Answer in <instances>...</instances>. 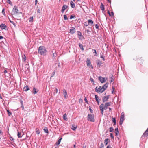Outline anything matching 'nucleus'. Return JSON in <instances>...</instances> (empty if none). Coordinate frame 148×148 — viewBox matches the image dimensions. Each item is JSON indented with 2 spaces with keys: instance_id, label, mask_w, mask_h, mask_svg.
<instances>
[{
  "instance_id": "17",
  "label": "nucleus",
  "mask_w": 148,
  "mask_h": 148,
  "mask_svg": "<svg viewBox=\"0 0 148 148\" xmlns=\"http://www.w3.org/2000/svg\"><path fill=\"white\" fill-rule=\"evenodd\" d=\"M109 141V140L108 138H106L105 139L104 141V143L105 145H106L108 143V142Z\"/></svg>"
},
{
  "instance_id": "8",
  "label": "nucleus",
  "mask_w": 148,
  "mask_h": 148,
  "mask_svg": "<svg viewBox=\"0 0 148 148\" xmlns=\"http://www.w3.org/2000/svg\"><path fill=\"white\" fill-rule=\"evenodd\" d=\"M70 32H69V33L71 34H74L75 32V28L74 27H72L70 29Z\"/></svg>"
},
{
  "instance_id": "43",
  "label": "nucleus",
  "mask_w": 148,
  "mask_h": 148,
  "mask_svg": "<svg viewBox=\"0 0 148 148\" xmlns=\"http://www.w3.org/2000/svg\"><path fill=\"white\" fill-rule=\"evenodd\" d=\"M110 136L111 137V138L112 139H114V136H113V134L112 133H110Z\"/></svg>"
},
{
  "instance_id": "44",
  "label": "nucleus",
  "mask_w": 148,
  "mask_h": 148,
  "mask_svg": "<svg viewBox=\"0 0 148 148\" xmlns=\"http://www.w3.org/2000/svg\"><path fill=\"white\" fill-rule=\"evenodd\" d=\"M90 81L93 84H94V80L93 79H92V78H90Z\"/></svg>"
},
{
  "instance_id": "61",
  "label": "nucleus",
  "mask_w": 148,
  "mask_h": 148,
  "mask_svg": "<svg viewBox=\"0 0 148 148\" xmlns=\"http://www.w3.org/2000/svg\"><path fill=\"white\" fill-rule=\"evenodd\" d=\"M111 15L112 16H114V12H111Z\"/></svg>"
},
{
  "instance_id": "57",
  "label": "nucleus",
  "mask_w": 148,
  "mask_h": 148,
  "mask_svg": "<svg viewBox=\"0 0 148 148\" xmlns=\"http://www.w3.org/2000/svg\"><path fill=\"white\" fill-rule=\"evenodd\" d=\"M10 22L12 23L13 24V25H15V23H14L13 21H11V20H10Z\"/></svg>"
},
{
  "instance_id": "45",
  "label": "nucleus",
  "mask_w": 148,
  "mask_h": 148,
  "mask_svg": "<svg viewBox=\"0 0 148 148\" xmlns=\"http://www.w3.org/2000/svg\"><path fill=\"white\" fill-rule=\"evenodd\" d=\"M100 58L102 59V60L103 61H105V60L104 56H103L101 54V56H100Z\"/></svg>"
},
{
  "instance_id": "63",
  "label": "nucleus",
  "mask_w": 148,
  "mask_h": 148,
  "mask_svg": "<svg viewBox=\"0 0 148 148\" xmlns=\"http://www.w3.org/2000/svg\"><path fill=\"white\" fill-rule=\"evenodd\" d=\"M58 67L59 68H60L61 66H60V63H59L58 64Z\"/></svg>"
},
{
  "instance_id": "60",
  "label": "nucleus",
  "mask_w": 148,
  "mask_h": 148,
  "mask_svg": "<svg viewBox=\"0 0 148 148\" xmlns=\"http://www.w3.org/2000/svg\"><path fill=\"white\" fill-rule=\"evenodd\" d=\"M112 77H113V76H112H112L111 78V82H112L113 80V78H112Z\"/></svg>"
},
{
  "instance_id": "26",
  "label": "nucleus",
  "mask_w": 148,
  "mask_h": 148,
  "mask_svg": "<svg viewBox=\"0 0 148 148\" xmlns=\"http://www.w3.org/2000/svg\"><path fill=\"white\" fill-rule=\"evenodd\" d=\"M112 122L114 123V125H116V120L115 118H112Z\"/></svg>"
},
{
  "instance_id": "21",
  "label": "nucleus",
  "mask_w": 148,
  "mask_h": 148,
  "mask_svg": "<svg viewBox=\"0 0 148 148\" xmlns=\"http://www.w3.org/2000/svg\"><path fill=\"white\" fill-rule=\"evenodd\" d=\"M111 102H108L106 103L105 105H106V106H110L111 105Z\"/></svg>"
},
{
  "instance_id": "15",
  "label": "nucleus",
  "mask_w": 148,
  "mask_h": 148,
  "mask_svg": "<svg viewBox=\"0 0 148 148\" xmlns=\"http://www.w3.org/2000/svg\"><path fill=\"white\" fill-rule=\"evenodd\" d=\"M29 90V88L27 86H25L23 89V91H27Z\"/></svg>"
},
{
  "instance_id": "30",
  "label": "nucleus",
  "mask_w": 148,
  "mask_h": 148,
  "mask_svg": "<svg viewBox=\"0 0 148 148\" xmlns=\"http://www.w3.org/2000/svg\"><path fill=\"white\" fill-rule=\"evenodd\" d=\"M44 131L45 133H48V129L47 127H45V128L44 129Z\"/></svg>"
},
{
  "instance_id": "12",
  "label": "nucleus",
  "mask_w": 148,
  "mask_h": 148,
  "mask_svg": "<svg viewBox=\"0 0 148 148\" xmlns=\"http://www.w3.org/2000/svg\"><path fill=\"white\" fill-rule=\"evenodd\" d=\"M108 84L107 83L104 85L102 87H101L102 89L103 90L104 89V91L108 87Z\"/></svg>"
},
{
  "instance_id": "29",
  "label": "nucleus",
  "mask_w": 148,
  "mask_h": 148,
  "mask_svg": "<svg viewBox=\"0 0 148 148\" xmlns=\"http://www.w3.org/2000/svg\"><path fill=\"white\" fill-rule=\"evenodd\" d=\"M77 35L78 36H79L81 37H82L83 38L84 37L82 35L81 32L80 31L77 32Z\"/></svg>"
},
{
  "instance_id": "34",
  "label": "nucleus",
  "mask_w": 148,
  "mask_h": 148,
  "mask_svg": "<svg viewBox=\"0 0 148 148\" xmlns=\"http://www.w3.org/2000/svg\"><path fill=\"white\" fill-rule=\"evenodd\" d=\"M95 99L97 101H99V98L98 96L97 95H95Z\"/></svg>"
},
{
  "instance_id": "33",
  "label": "nucleus",
  "mask_w": 148,
  "mask_h": 148,
  "mask_svg": "<svg viewBox=\"0 0 148 148\" xmlns=\"http://www.w3.org/2000/svg\"><path fill=\"white\" fill-rule=\"evenodd\" d=\"M36 132L37 134H40V130L39 129H38L37 128H36Z\"/></svg>"
},
{
  "instance_id": "11",
  "label": "nucleus",
  "mask_w": 148,
  "mask_h": 148,
  "mask_svg": "<svg viewBox=\"0 0 148 148\" xmlns=\"http://www.w3.org/2000/svg\"><path fill=\"white\" fill-rule=\"evenodd\" d=\"M96 63L97 64V66L99 67H100V66L102 64L101 61L99 60H98L96 61Z\"/></svg>"
},
{
  "instance_id": "24",
  "label": "nucleus",
  "mask_w": 148,
  "mask_h": 148,
  "mask_svg": "<svg viewBox=\"0 0 148 148\" xmlns=\"http://www.w3.org/2000/svg\"><path fill=\"white\" fill-rule=\"evenodd\" d=\"M63 119L65 120H67V115L66 114H64L63 115Z\"/></svg>"
},
{
  "instance_id": "7",
  "label": "nucleus",
  "mask_w": 148,
  "mask_h": 148,
  "mask_svg": "<svg viewBox=\"0 0 148 148\" xmlns=\"http://www.w3.org/2000/svg\"><path fill=\"white\" fill-rule=\"evenodd\" d=\"M148 136V128L145 131V132L143 134V135L141 136V138H143V137H144L146 136Z\"/></svg>"
},
{
  "instance_id": "55",
  "label": "nucleus",
  "mask_w": 148,
  "mask_h": 148,
  "mask_svg": "<svg viewBox=\"0 0 148 148\" xmlns=\"http://www.w3.org/2000/svg\"><path fill=\"white\" fill-rule=\"evenodd\" d=\"M93 50L94 51L93 53H95L96 54H97V52H96V50H95V49H93Z\"/></svg>"
},
{
  "instance_id": "40",
  "label": "nucleus",
  "mask_w": 148,
  "mask_h": 148,
  "mask_svg": "<svg viewBox=\"0 0 148 148\" xmlns=\"http://www.w3.org/2000/svg\"><path fill=\"white\" fill-rule=\"evenodd\" d=\"M7 111L8 113V115L9 116H10L11 115V112H10L9 111V110H7Z\"/></svg>"
},
{
  "instance_id": "31",
  "label": "nucleus",
  "mask_w": 148,
  "mask_h": 148,
  "mask_svg": "<svg viewBox=\"0 0 148 148\" xmlns=\"http://www.w3.org/2000/svg\"><path fill=\"white\" fill-rule=\"evenodd\" d=\"M7 2L10 5L12 6L13 4L11 2V1L10 0H7Z\"/></svg>"
},
{
  "instance_id": "3",
  "label": "nucleus",
  "mask_w": 148,
  "mask_h": 148,
  "mask_svg": "<svg viewBox=\"0 0 148 148\" xmlns=\"http://www.w3.org/2000/svg\"><path fill=\"white\" fill-rule=\"evenodd\" d=\"M18 10L17 9V7L15 6L12 11V15H15L18 13Z\"/></svg>"
},
{
  "instance_id": "25",
  "label": "nucleus",
  "mask_w": 148,
  "mask_h": 148,
  "mask_svg": "<svg viewBox=\"0 0 148 148\" xmlns=\"http://www.w3.org/2000/svg\"><path fill=\"white\" fill-rule=\"evenodd\" d=\"M77 128V126H75L74 125H72V127H71V129L73 130H76Z\"/></svg>"
},
{
  "instance_id": "37",
  "label": "nucleus",
  "mask_w": 148,
  "mask_h": 148,
  "mask_svg": "<svg viewBox=\"0 0 148 148\" xmlns=\"http://www.w3.org/2000/svg\"><path fill=\"white\" fill-rule=\"evenodd\" d=\"M63 94L64 95H67V92L66 90L65 89L63 90Z\"/></svg>"
},
{
  "instance_id": "48",
  "label": "nucleus",
  "mask_w": 148,
  "mask_h": 148,
  "mask_svg": "<svg viewBox=\"0 0 148 148\" xmlns=\"http://www.w3.org/2000/svg\"><path fill=\"white\" fill-rule=\"evenodd\" d=\"M74 17H75V16H73L72 15H71L70 16V19H72V18H74Z\"/></svg>"
},
{
  "instance_id": "47",
  "label": "nucleus",
  "mask_w": 148,
  "mask_h": 148,
  "mask_svg": "<svg viewBox=\"0 0 148 148\" xmlns=\"http://www.w3.org/2000/svg\"><path fill=\"white\" fill-rule=\"evenodd\" d=\"M54 91L56 93H57L58 92V89L57 88H55V90H54Z\"/></svg>"
},
{
  "instance_id": "27",
  "label": "nucleus",
  "mask_w": 148,
  "mask_h": 148,
  "mask_svg": "<svg viewBox=\"0 0 148 148\" xmlns=\"http://www.w3.org/2000/svg\"><path fill=\"white\" fill-rule=\"evenodd\" d=\"M79 46L80 49L82 51L84 50V48L83 47V46L82 44H79Z\"/></svg>"
},
{
  "instance_id": "56",
  "label": "nucleus",
  "mask_w": 148,
  "mask_h": 148,
  "mask_svg": "<svg viewBox=\"0 0 148 148\" xmlns=\"http://www.w3.org/2000/svg\"><path fill=\"white\" fill-rule=\"evenodd\" d=\"M106 148H112L111 147V146L110 145H108L107 147Z\"/></svg>"
},
{
  "instance_id": "13",
  "label": "nucleus",
  "mask_w": 148,
  "mask_h": 148,
  "mask_svg": "<svg viewBox=\"0 0 148 148\" xmlns=\"http://www.w3.org/2000/svg\"><path fill=\"white\" fill-rule=\"evenodd\" d=\"M86 63L87 65V66H88L90 65L91 64V62L90 60L89 59H87V60L86 61Z\"/></svg>"
},
{
  "instance_id": "9",
  "label": "nucleus",
  "mask_w": 148,
  "mask_h": 148,
  "mask_svg": "<svg viewBox=\"0 0 148 148\" xmlns=\"http://www.w3.org/2000/svg\"><path fill=\"white\" fill-rule=\"evenodd\" d=\"M68 6H67L66 5H64L62 8V9L61 10V12L62 13H63L65 10L66 9Z\"/></svg>"
},
{
  "instance_id": "50",
  "label": "nucleus",
  "mask_w": 148,
  "mask_h": 148,
  "mask_svg": "<svg viewBox=\"0 0 148 148\" xmlns=\"http://www.w3.org/2000/svg\"><path fill=\"white\" fill-rule=\"evenodd\" d=\"M84 100H85L86 103H87L88 104V101H87V99H86V97H85L84 99Z\"/></svg>"
},
{
  "instance_id": "2",
  "label": "nucleus",
  "mask_w": 148,
  "mask_h": 148,
  "mask_svg": "<svg viewBox=\"0 0 148 148\" xmlns=\"http://www.w3.org/2000/svg\"><path fill=\"white\" fill-rule=\"evenodd\" d=\"M101 86H98L95 88V91L98 93H102L104 91V89L103 90Z\"/></svg>"
},
{
  "instance_id": "64",
  "label": "nucleus",
  "mask_w": 148,
  "mask_h": 148,
  "mask_svg": "<svg viewBox=\"0 0 148 148\" xmlns=\"http://www.w3.org/2000/svg\"><path fill=\"white\" fill-rule=\"evenodd\" d=\"M37 12L38 13H40V10L39 9H38L37 10Z\"/></svg>"
},
{
  "instance_id": "16",
  "label": "nucleus",
  "mask_w": 148,
  "mask_h": 148,
  "mask_svg": "<svg viewBox=\"0 0 148 148\" xmlns=\"http://www.w3.org/2000/svg\"><path fill=\"white\" fill-rule=\"evenodd\" d=\"M70 5L72 8H74L75 7V5L74 3L72 1H70Z\"/></svg>"
},
{
  "instance_id": "6",
  "label": "nucleus",
  "mask_w": 148,
  "mask_h": 148,
  "mask_svg": "<svg viewBox=\"0 0 148 148\" xmlns=\"http://www.w3.org/2000/svg\"><path fill=\"white\" fill-rule=\"evenodd\" d=\"M0 27L2 29H7V26L4 24H2L0 25Z\"/></svg>"
},
{
  "instance_id": "36",
  "label": "nucleus",
  "mask_w": 148,
  "mask_h": 148,
  "mask_svg": "<svg viewBox=\"0 0 148 148\" xmlns=\"http://www.w3.org/2000/svg\"><path fill=\"white\" fill-rule=\"evenodd\" d=\"M104 146L103 143H102L101 144L100 147H99V148H104Z\"/></svg>"
},
{
  "instance_id": "54",
  "label": "nucleus",
  "mask_w": 148,
  "mask_h": 148,
  "mask_svg": "<svg viewBox=\"0 0 148 148\" xmlns=\"http://www.w3.org/2000/svg\"><path fill=\"white\" fill-rule=\"evenodd\" d=\"M95 27L96 29H98L99 27L98 26V25L96 24L95 25Z\"/></svg>"
},
{
  "instance_id": "46",
  "label": "nucleus",
  "mask_w": 148,
  "mask_h": 148,
  "mask_svg": "<svg viewBox=\"0 0 148 148\" xmlns=\"http://www.w3.org/2000/svg\"><path fill=\"white\" fill-rule=\"evenodd\" d=\"M26 56H25V55H24V57L23 58V61H24V62H25L26 60Z\"/></svg>"
},
{
  "instance_id": "35",
  "label": "nucleus",
  "mask_w": 148,
  "mask_h": 148,
  "mask_svg": "<svg viewBox=\"0 0 148 148\" xmlns=\"http://www.w3.org/2000/svg\"><path fill=\"white\" fill-rule=\"evenodd\" d=\"M63 16L64 20H66L68 19V18L66 15H64Z\"/></svg>"
},
{
  "instance_id": "5",
  "label": "nucleus",
  "mask_w": 148,
  "mask_h": 148,
  "mask_svg": "<svg viewBox=\"0 0 148 148\" xmlns=\"http://www.w3.org/2000/svg\"><path fill=\"white\" fill-rule=\"evenodd\" d=\"M107 79V78H105L101 76H99L98 78L99 80V81L101 83H103L105 82L106 80Z\"/></svg>"
},
{
  "instance_id": "62",
  "label": "nucleus",
  "mask_w": 148,
  "mask_h": 148,
  "mask_svg": "<svg viewBox=\"0 0 148 148\" xmlns=\"http://www.w3.org/2000/svg\"><path fill=\"white\" fill-rule=\"evenodd\" d=\"M3 38V37L2 36H0V40L2 39Z\"/></svg>"
},
{
  "instance_id": "53",
  "label": "nucleus",
  "mask_w": 148,
  "mask_h": 148,
  "mask_svg": "<svg viewBox=\"0 0 148 148\" xmlns=\"http://www.w3.org/2000/svg\"><path fill=\"white\" fill-rule=\"evenodd\" d=\"M123 113H122V114H121L122 115H121V117H123V118H122V119H123V121H124V116L123 115H123H122Z\"/></svg>"
},
{
  "instance_id": "23",
  "label": "nucleus",
  "mask_w": 148,
  "mask_h": 148,
  "mask_svg": "<svg viewBox=\"0 0 148 148\" xmlns=\"http://www.w3.org/2000/svg\"><path fill=\"white\" fill-rule=\"evenodd\" d=\"M115 133L116 134L115 135L116 136H117L118 135V133L119 132V131H118V128H116L115 129Z\"/></svg>"
},
{
  "instance_id": "28",
  "label": "nucleus",
  "mask_w": 148,
  "mask_h": 148,
  "mask_svg": "<svg viewBox=\"0 0 148 148\" xmlns=\"http://www.w3.org/2000/svg\"><path fill=\"white\" fill-rule=\"evenodd\" d=\"M62 139V138H60V139H59L58 140V141L57 142H56V145H58L60 144Z\"/></svg>"
},
{
  "instance_id": "39",
  "label": "nucleus",
  "mask_w": 148,
  "mask_h": 148,
  "mask_svg": "<svg viewBox=\"0 0 148 148\" xmlns=\"http://www.w3.org/2000/svg\"><path fill=\"white\" fill-rule=\"evenodd\" d=\"M33 16L30 17L29 18V22H32L33 21Z\"/></svg>"
},
{
  "instance_id": "14",
  "label": "nucleus",
  "mask_w": 148,
  "mask_h": 148,
  "mask_svg": "<svg viewBox=\"0 0 148 148\" xmlns=\"http://www.w3.org/2000/svg\"><path fill=\"white\" fill-rule=\"evenodd\" d=\"M38 91V90H36V89L35 88V87H34L33 90V92L34 94H36Z\"/></svg>"
},
{
  "instance_id": "59",
  "label": "nucleus",
  "mask_w": 148,
  "mask_h": 148,
  "mask_svg": "<svg viewBox=\"0 0 148 148\" xmlns=\"http://www.w3.org/2000/svg\"><path fill=\"white\" fill-rule=\"evenodd\" d=\"M107 12L108 14H109V16H111V14H110L109 11V10Z\"/></svg>"
},
{
  "instance_id": "32",
  "label": "nucleus",
  "mask_w": 148,
  "mask_h": 148,
  "mask_svg": "<svg viewBox=\"0 0 148 148\" xmlns=\"http://www.w3.org/2000/svg\"><path fill=\"white\" fill-rule=\"evenodd\" d=\"M123 117H121L120 119V122L119 124L120 125H121L123 123V119H122V118H123Z\"/></svg>"
},
{
  "instance_id": "20",
  "label": "nucleus",
  "mask_w": 148,
  "mask_h": 148,
  "mask_svg": "<svg viewBox=\"0 0 148 148\" xmlns=\"http://www.w3.org/2000/svg\"><path fill=\"white\" fill-rule=\"evenodd\" d=\"M100 8L101 10L104 11L105 8H104V5H103V4L101 3V6L100 7Z\"/></svg>"
},
{
  "instance_id": "52",
  "label": "nucleus",
  "mask_w": 148,
  "mask_h": 148,
  "mask_svg": "<svg viewBox=\"0 0 148 148\" xmlns=\"http://www.w3.org/2000/svg\"><path fill=\"white\" fill-rule=\"evenodd\" d=\"M103 108L104 109L106 110L107 109V106H106V105H105L104 106H103Z\"/></svg>"
},
{
  "instance_id": "10",
  "label": "nucleus",
  "mask_w": 148,
  "mask_h": 148,
  "mask_svg": "<svg viewBox=\"0 0 148 148\" xmlns=\"http://www.w3.org/2000/svg\"><path fill=\"white\" fill-rule=\"evenodd\" d=\"M103 104H102L100 106V110L101 112V113L103 115Z\"/></svg>"
},
{
  "instance_id": "49",
  "label": "nucleus",
  "mask_w": 148,
  "mask_h": 148,
  "mask_svg": "<svg viewBox=\"0 0 148 148\" xmlns=\"http://www.w3.org/2000/svg\"><path fill=\"white\" fill-rule=\"evenodd\" d=\"M5 10H4V9H3L2 10V13H3V14L4 15H5V11H4Z\"/></svg>"
},
{
  "instance_id": "4",
  "label": "nucleus",
  "mask_w": 148,
  "mask_h": 148,
  "mask_svg": "<svg viewBox=\"0 0 148 148\" xmlns=\"http://www.w3.org/2000/svg\"><path fill=\"white\" fill-rule=\"evenodd\" d=\"M88 121L91 122H94L95 121L94 116L91 114H89L88 116Z\"/></svg>"
},
{
  "instance_id": "42",
  "label": "nucleus",
  "mask_w": 148,
  "mask_h": 148,
  "mask_svg": "<svg viewBox=\"0 0 148 148\" xmlns=\"http://www.w3.org/2000/svg\"><path fill=\"white\" fill-rule=\"evenodd\" d=\"M84 24L86 26H88L89 25L88 24V22L87 23V22H84Z\"/></svg>"
},
{
  "instance_id": "18",
  "label": "nucleus",
  "mask_w": 148,
  "mask_h": 148,
  "mask_svg": "<svg viewBox=\"0 0 148 148\" xmlns=\"http://www.w3.org/2000/svg\"><path fill=\"white\" fill-rule=\"evenodd\" d=\"M89 25H92L93 24V21L92 20L89 19L88 21Z\"/></svg>"
},
{
  "instance_id": "22",
  "label": "nucleus",
  "mask_w": 148,
  "mask_h": 148,
  "mask_svg": "<svg viewBox=\"0 0 148 148\" xmlns=\"http://www.w3.org/2000/svg\"><path fill=\"white\" fill-rule=\"evenodd\" d=\"M17 131H18L17 136H18V137L19 138H21V137H22L23 135L22 136H21V133L19 132L18 131V130H17Z\"/></svg>"
},
{
  "instance_id": "19",
  "label": "nucleus",
  "mask_w": 148,
  "mask_h": 148,
  "mask_svg": "<svg viewBox=\"0 0 148 148\" xmlns=\"http://www.w3.org/2000/svg\"><path fill=\"white\" fill-rule=\"evenodd\" d=\"M108 98H106V96H104L103 98V102H104L105 101H108Z\"/></svg>"
},
{
  "instance_id": "1",
  "label": "nucleus",
  "mask_w": 148,
  "mask_h": 148,
  "mask_svg": "<svg viewBox=\"0 0 148 148\" xmlns=\"http://www.w3.org/2000/svg\"><path fill=\"white\" fill-rule=\"evenodd\" d=\"M45 48L43 46H40L38 48V53L41 55H45L47 52Z\"/></svg>"
},
{
  "instance_id": "38",
  "label": "nucleus",
  "mask_w": 148,
  "mask_h": 148,
  "mask_svg": "<svg viewBox=\"0 0 148 148\" xmlns=\"http://www.w3.org/2000/svg\"><path fill=\"white\" fill-rule=\"evenodd\" d=\"M55 71H54L52 73L51 76V78L52 77L55 75Z\"/></svg>"
},
{
  "instance_id": "58",
  "label": "nucleus",
  "mask_w": 148,
  "mask_h": 148,
  "mask_svg": "<svg viewBox=\"0 0 148 148\" xmlns=\"http://www.w3.org/2000/svg\"><path fill=\"white\" fill-rule=\"evenodd\" d=\"M56 56V53H53V57H55Z\"/></svg>"
},
{
  "instance_id": "41",
  "label": "nucleus",
  "mask_w": 148,
  "mask_h": 148,
  "mask_svg": "<svg viewBox=\"0 0 148 148\" xmlns=\"http://www.w3.org/2000/svg\"><path fill=\"white\" fill-rule=\"evenodd\" d=\"M109 129H110L109 131L110 132H112L114 130L113 128L112 127H110Z\"/></svg>"
},
{
  "instance_id": "51",
  "label": "nucleus",
  "mask_w": 148,
  "mask_h": 148,
  "mask_svg": "<svg viewBox=\"0 0 148 148\" xmlns=\"http://www.w3.org/2000/svg\"><path fill=\"white\" fill-rule=\"evenodd\" d=\"M89 110H90L91 113L93 112V110L91 109L90 106L89 107Z\"/></svg>"
}]
</instances>
